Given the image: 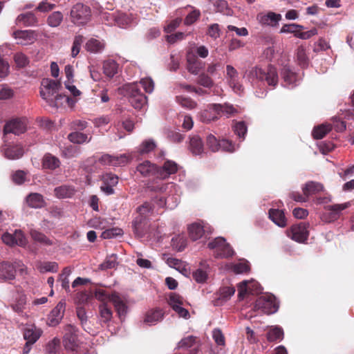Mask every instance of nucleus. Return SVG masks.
Returning <instances> with one entry per match:
<instances>
[{
    "instance_id": "obj_26",
    "label": "nucleus",
    "mask_w": 354,
    "mask_h": 354,
    "mask_svg": "<svg viewBox=\"0 0 354 354\" xmlns=\"http://www.w3.org/2000/svg\"><path fill=\"white\" fill-rule=\"evenodd\" d=\"M37 18L32 12L20 14L16 19L17 25L24 26H34L37 25Z\"/></svg>"
},
{
    "instance_id": "obj_51",
    "label": "nucleus",
    "mask_w": 354,
    "mask_h": 354,
    "mask_svg": "<svg viewBox=\"0 0 354 354\" xmlns=\"http://www.w3.org/2000/svg\"><path fill=\"white\" fill-rule=\"evenodd\" d=\"M156 146V143L153 140H146L140 145L138 151L140 154L148 153L153 151Z\"/></svg>"
},
{
    "instance_id": "obj_2",
    "label": "nucleus",
    "mask_w": 354,
    "mask_h": 354,
    "mask_svg": "<svg viewBox=\"0 0 354 354\" xmlns=\"http://www.w3.org/2000/svg\"><path fill=\"white\" fill-rule=\"evenodd\" d=\"M139 85L148 93H151L154 89V82L150 77L142 78L139 82H133L127 86L129 102L136 109H142L147 104V98L140 92Z\"/></svg>"
},
{
    "instance_id": "obj_39",
    "label": "nucleus",
    "mask_w": 354,
    "mask_h": 354,
    "mask_svg": "<svg viewBox=\"0 0 354 354\" xmlns=\"http://www.w3.org/2000/svg\"><path fill=\"white\" fill-rule=\"evenodd\" d=\"M118 71V64L114 60H106L103 63V71L106 76L113 77Z\"/></svg>"
},
{
    "instance_id": "obj_47",
    "label": "nucleus",
    "mask_w": 354,
    "mask_h": 354,
    "mask_svg": "<svg viewBox=\"0 0 354 354\" xmlns=\"http://www.w3.org/2000/svg\"><path fill=\"white\" fill-rule=\"evenodd\" d=\"M30 233L31 237L37 242L43 243L46 245H50L53 244V241L51 240H50L44 234L37 230H31Z\"/></svg>"
},
{
    "instance_id": "obj_55",
    "label": "nucleus",
    "mask_w": 354,
    "mask_h": 354,
    "mask_svg": "<svg viewBox=\"0 0 354 354\" xmlns=\"http://www.w3.org/2000/svg\"><path fill=\"white\" fill-rule=\"evenodd\" d=\"M239 148V145H235L231 141L223 139L219 141V150L221 149L227 152H233Z\"/></svg>"
},
{
    "instance_id": "obj_16",
    "label": "nucleus",
    "mask_w": 354,
    "mask_h": 354,
    "mask_svg": "<svg viewBox=\"0 0 354 354\" xmlns=\"http://www.w3.org/2000/svg\"><path fill=\"white\" fill-rule=\"evenodd\" d=\"M189 236L193 241H197L207 232L212 233L210 227H207L201 223H194L188 227Z\"/></svg>"
},
{
    "instance_id": "obj_13",
    "label": "nucleus",
    "mask_w": 354,
    "mask_h": 354,
    "mask_svg": "<svg viewBox=\"0 0 354 354\" xmlns=\"http://www.w3.org/2000/svg\"><path fill=\"white\" fill-rule=\"evenodd\" d=\"M261 288L259 283L254 280L243 281L238 286L239 297L243 299L245 294L252 295L261 292Z\"/></svg>"
},
{
    "instance_id": "obj_50",
    "label": "nucleus",
    "mask_w": 354,
    "mask_h": 354,
    "mask_svg": "<svg viewBox=\"0 0 354 354\" xmlns=\"http://www.w3.org/2000/svg\"><path fill=\"white\" fill-rule=\"evenodd\" d=\"M123 234L122 230L118 227H113L108 229L101 234V237L104 239H113L117 236H122Z\"/></svg>"
},
{
    "instance_id": "obj_41",
    "label": "nucleus",
    "mask_w": 354,
    "mask_h": 354,
    "mask_svg": "<svg viewBox=\"0 0 354 354\" xmlns=\"http://www.w3.org/2000/svg\"><path fill=\"white\" fill-rule=\"evenodd\" d=\"M187 68L189 73L197 75L203 68V63L195 57H188Z\"/></svg>"
},
{
    "instance_id": "obj_36",
    "label": "nucleus",
    "mask_w": 354,
    "mask_h": 354,
    "mask_svg": "<svg viewBox=\"0 0 354 354\" xmlns=\"http://www.w3.org/2000/svg\"><path fill=\"white\" fill-rule=\"evenodd\" d=\"M212 104L207 106V109L201 111L198 113V118L201 121L205 123H209L218 119V113L210 109L209 106Z\"/></svg>"
},
{
    "instance_id": "obj_56",
    "label": "nucleus",
    "mask_w": 354,
    "mask_h": 354,
    "mask_svg": "<svg viewBox=\"0 0 354 354\" xmlns=\"http://www.w3.org/2000/svg\"><path fill=\"white\" fill-rule=\"evenodd\" d=\"M198 84L208 88L212 87L214 84L213 80L207 74L205 73H202L198 76Z\"/></svg>"
},
{
    "instance_id": "obj_9",
    "label": "nucleus",
    "mask_w": 354,
    "mask_h": 354,
    "mask_svg": "<svg viewBox=\"0 0 354 354\" xmlns=\"http://www.w3.org/2000/svg\"><path fill=\"white\" fill-rule=\"evenodd\" d=\"M28 120L26 118H17L7 122L4 127V135L13 133L19 135L27 129Z\"/></svg>"
},
{
    "instance_id": "obj_29",
    "label": "nucleus",
    "mask_w": 354,
    "mask_h": 354,
    "mask_svg": "<svg viewBox=\"0 0 354 354\" xmlns=\"http://www.w3.org/2000/svg\"><path fill=\"white\" fill-rule=\"evenodd\" d=\"M269 218L278 226L283 227L286 225V219L282 210L270 209Z\"/></svg>"
},
{
    "instance_id": "obj_23",
    "label": "nucleus",
    "mask_w": 354,
    "mask_h": 354,
    "mask_svg": "<svg viewBox=\"0 0 354 354\" xmlns=\"http://www.w3.org/2000/svg\"><path fill=\"white\" fill-rule=\"evenodd\" d=\"M349 205V203H345L326 207V209L328 211V218H326V221L331 222L337 220L339 218L341 212L348 207Z\"/></svg>"
},
{
    "instance_id": "obj_14",
    "label": "nucleus",
    "mask_w": 354,
    "mask_h": 354,
    "mask_svg": "<svg viewBox=\"0 0 354 354\" xmlns=\"http://www.w3.org/2000/svg\"><path fill=\"white\" fill-rule=\"evenodd\" d=\"M13 37L18 44L26 46L35 42L37 35L34 30H17L13 32Z\"/></svg>"
},
{
    "instance_id": "obj_10",
    "label": "nucleus",
    "mask_w": 354,
    "mask_h": 354,
    "mask_svg": "<svg viewBox=\"0 0 354 354\" xmlns=\"http://www.w3.org/2000/svg\"><path fill=\"white\" fill-rule=\"evenodd\" d=\"M1 239L5 244L9 246L17 245L24 247L27 243L26 239L20 230H15L13 234L5 232L1 236Z\"/></svg>"
},
{
    "instance_id": "obj_46",
    "label": "nucleus",
    "mask_w": 354,
    "mask_h": 354,
    "mask_svg": "<svg viewBox=\"0 0 354 354\" xmlns=\"http://www.w3.org/2000/svg\"><path fill=\"white\" fill-rule=\"evenodd\" d=\"M100 321L104 323L109 322L112 318V311L108 307L107 304L103 303L99 307Z\"/></svg>"
},
{
    "instance_id": "obj_35",
    "label": "nucleus",
    "mask_w": 354,
    "mask_h": 354,
    "mask_svg": "<svg viewBox=\"0 0 354 354\" xmlns=\"http://www.w3.org/2000/svg\"><path fill=\"white\" fill-rule=\"evenodd\" d=\"M189 149L194 155H199L203 152V144L198 136H193L190 138Z\"/></svg>"
},
{
    "instance_id": "obj_48",
    "label": "nucleus",
    "mask_w": 354,
    "mask_h": 354,
    "mask_svg": "<svg viewBox=\"0 0 354 354\" xmlns=\"http://www.w3.org/2000/svg\"><path fill=\"white\" fill-rule=\"evenodd\" d=\"M234 131L237 136L242 140L245 139L248 128L245 123L243 121L236 122L233 126Z\"/></svg>"
},
{
    "instance_id": "obj_49",
    "label": "nucleus",
    "mask_w": 354,
    "mask_h": 354,
    "mask_svg": "<svg viewBox=\"0 0 354 354\" xmlns=\"http://www.w3.org/2000/svg\"><path fill=\"white\" fill-rule=\"evenodd\" d=\"M176 101L181 106L187 109H194L197 107V103L189 97L177 96Z\"/></svg>"
},
{
    "instance_id": "obj_42",
    "label": "nucleus",
    "mask_w": 354,
    "mask_h": 354,
    "mask_svg": "<svg viewBox=\"0 0 354 354\" xmlns=\"http://www.w3.org/2000/svg\"><path fill=\"white\" fill-rule=\"evenodd\" d=\"M63 21V15L59 11L52 12L47 18V24L49 26L55 28L59 26Z\"/></svg>"
},
{
    "instance_id": "obj_52",
    "label": "nucleus",
    "mask_w": 354,
    "mask_h": 354,
    "mask_svg": "<svg viewBox=\"0 0 354 354\" xmlns=\"http://www.w3.org/2000/svg\"><path fill=\"white\" fill-rule=\"evenodd\" d=\"M71 274V269L68 267L65 268L62 274L59 275V281L62 283V286L66 290H69V279L68 277Z\"/></svg>"
},
{
    "instance_id": "obj_33",
    "label": "nucleus",
    "mask_w": 354,
    "mask_h": 354,
    "mask_svg": "<svg viewBox=\"0 0 354 354\" xmlns=\"http://www.w3.org/2000/svg\"><path fill=\"white\" fill-rule=\"evenodd\" d=\"M68 138L71 142L80 145L89 142L92 137L79 131H75L69 133Z\"/></svg>"
},
{
    "instance_id": "obj_27",
    "label": "nucleus",
    "mask_w": 354,
    "mask_h": 354,
    "mask_svg": "<svg viewBox=\"0 0 354 354\" xmlns=\"http://www.w3.org/2000/svg\"><path fill=\"white\" fill-rule=\"evenodd\" d=\"M157 167L148 160H145L140 163L137 166V171L143 176H151L155 175L156 176Z\"/></svg>"
},
{
    "instance_id": "obj_31",
    "label": "nucleus",
    "mask_w": 354,
    "mask_h": 354,
    "mask_svg": "<svg viewBox=\"0 0 354 354\" xmlns=\"http://www.w3.org/2000/svg\"><path fill=\"white\" fill-rule=\"evenodd\" d=\"M104 43L102 40L96 38H91L86 43V49L93 53H101L104 48Z\"/></svg>"
},
{
    "instance_id": "obj_34",
    "label": "nucleus",
    "mask_w": 354,
    "mask_h": 354,
    "mask_svg": "<svg viewBox=\"0 0 354 354\" xmlns=\"http://www.w3.org/2000/svg\"><path fill=\"white\" fill-rule=\"evenodd\" d=\"M26 203L32 208H41L45 204L43 196L38 193L30 194L26 197Z\"/></svg>"
},
{
    "instance_id": "obj_15",
    "label": "nucleus",
    "mask_w": 354,
    "mask_h": 354,
    "mask_svg": "<svg viewBox=\"0 0 354 354\" xmlns=\"http://www.w3.org/2000/svg\"><path fill=\"white\" fill-rule=\"evenodd\" d=\"M65 311V303L59 301L52 310L48 317V324L50 326H57L62 319Z\"/></svg>"
},
{
    "instance_id": "obj_44",
    "label": "nucleus",
    "mask_w": 354,
    "mask_h": 354,
    "mask_svg": "<svg viewBox=\"0 0 354 354\" xmlns=\"http://www.w3.org/2000/svg\"><path fill=\"white\" fill-rule=\"evenodd\" d=\"M60 162L57 158L50 154H47L44 156L43 160V166L45 168L50 169H55L59 167Z\"/></svg>"
},
{
    "instance_id": "obj_43",
    "label": "nucleus",
    "mask_w": 354,
    "mask_h": 354,
    "mask_svg": "<svg viewBox=\"0 0 354 354\" xmlns=\"http://www.w3.org/2000/svg\"><path fill=\"white\" fill-rule=\"evenodd\" d=\"M37 268L41 272H56L58 270V265L55 262H38L37 264Z\"/></svg>"
},
{
    "instance_id": "obj_58",
    "label": "nucleus",
    "mask_w": 354,
    "mask_h": 354,
    "mask_svg": "<svg viewBox=\"0 0 354 354\" xmlns=\"http://www.w3.org/2000/svg\"><path fill=\"white\" fill-rule=\"evenodd\" d=\"M101 19L109 25H113L115 21L116 12H110L108 11L102 12L100 14Z\"/></svg>"
},
{
    "instance_id": "obj_62",
    "label": "nucleus",
    "mask_w": 354,
    "mask_h": 354,
    "mask_svg": "<svg viewBox=\"0 0 354 354\" xmlns=\"http://www.w3.org/2000/svg\"><path fill=\"white\" fill-rule=\"evenodd\" d=\"M207 145L212 151L219 150V141L217 140L216 137L212 134H209L207 136Z\"/></svg>"
},
{
    "instance_id": "obj_19",
    "label": "nucleus",
    "mask_w": 354,
    "mask_h": 354,
    "mask_svg": "<svg viewBox=\"0 0 354 354\" xmlns=\"http://www.w3.org/2000/svg\"><path fill=\"white\" fill-rule=\"evenodd\" d=\"M2 152L4 156L10 160L18 159L24 154V149L21 145H5L3 146Z\"/></svg>"
},
{
    "instance_id": "obj_25",
    "label": "nucleus",
    "mask_w": 354,
    "mask_h": 354,
    "mask_svg": "<svg viewBox=\"0 0 354 354\" xmlns=\"http://www.w3.org/2000/svg\"><path fill=\"white\" fill-rule=\"evenodd\" d=\"M209 270V266L207 261H202L200 267L193 272V278L197 283H204L207 279Z\"/></svg>"
},
{
    "instance_id": "obj_24",
    "label": "nucleus",
    "mask_w": 354,
    "mask_h": 354,
    "mask_svg": "<svg viewBox=\"0 0 354 354\" xmlns=\"http://www.w3.org/2000/svg\"><path fill=\"white\" fill-rule=\"evenodd\" d=\"M164 313L160 308L150 310L147 312L144 318V323L152 326L156 324L163 319Z\"/></svg>"
},
{
    "instance_id": "obj_4",
    "label": "nucleus",
    "mask_w": 354,
    "mask_h": 354,
    "mask_svg": "<svg viewBox=\"0 0 354 354\" xmlns=\"http://www.w3.org/2000/svg\"><path fill=\"white\" fill-rule=\"evenodd\" d=\"M248 75L250 77H255L260 81H266L269 86L272 87H275L279 80L277 69L272 66H268L264 69L255 66L250 71Z\"/></svg>"
},
{
    "instance_id": "obj_28",
    "label": "nucleus",
    "mask_w": 354,
    "mask_h": 354,
    "mask_svg": "<svg viewBox=\"0 0 354 354\" xmlns=\"http://www.w3.org/2000/svg\"><path fill=\"white\" fill-rule=\"evenodd\" d=\"M209 108L210 109H213V111L217 113L218 115L223 113V114H225L227 117H230L238 113V110L230 104H225L223 105L220 104H212Z\"/></svg>"
},
{
    "instance_id": "obj_40",
    "label": "nucleus",
    "mask_w": 354,
    "mask_h": 354,
    "mask_svg": "<svg viewBox=\"0 0 354 354\" xmlns=\"http://www.w3.org/2000/svg\"><path fill=\"white\" fill-rule=\"evenodd\" d=\"M331 125L328 124L318 125L313 129L312 132L313 136L315 139H322L331 130Z\"/></svg>"
},
{
    "instance_id": "obj_21",
    "label": "nucleus",
    "mask_w": 354,
    "mask_h": 354,
    "mask_svg": "<svg viewBox=\"0 0 354 354\" xmlns=\"http://www.w3.org/2000/svg\"><path fill=\"white\" fill-rule=\"evenodd\" d=\"M137 24L136 18L132 14L116 12V18L114 25L121 28H126Z\"/></svg>"
},
{
    "instance_id": "obj_20",
    "label": "nucleus",
    "mask_w": 354,
    "mask_h": 354,
    "mask_svg": "<svg viewBox=\"0 0 354 354\" xmlns=\"http://www.w3.org/2000/svg\"><path fill=\"white\" fill-rule=\"evenodd\" d=\"M64 345L67 350L76 351L79 346V341L75 330L73 327H69L68 331L64 337Z\"/></svg>"
},
{
    "instance_id": "obj_60",
    "label": "nucleus",
    "mask_w": 354,
    "mask_h": 354,
    "mask_svg": "<svg viewBox=\"0 0 354 354\" xmlns=\"http://www.w3.org/2000/svg\"><path fill=\"white\" fill-rule=\"evenodd\" d=\"M103 184L115 186L118 183V177L111 173H106L102 176Z\"/></svg>"
},
{
    "instance_id": "obj_11",
    "label": "nucleus",
    "mask_w": 354,
    "mask_h": 354,
    "mask_svg": "<svg viewBox=\"0 0 354 354\" xmlns=\"http://www.w3.org/2000/svg\"><path fill=\"white\" fill-rule=\"evenodd\" d=\"M287 235L297 242L304 243L308 237V226L305 223L292 225L287 232Z\"/></svg>"
},
{
    "instance_id": "obj_17",
    "label": "nucleus",
    "mask_w": 354,
    "mask_h": 354,
    "mask_svg": "<svg viewBox=\"0 0 354 354\" xmlns=\"http://www.w3.org/2000/svg\"><path fill=\"white\" fill-rule=\"evenodd\" d=\"M42 330L34 324L26 325L24 329V337L30 344H35L41 337Z\"/></svg>"
},
{
    "instance_id": "obj_59",
    "label": "nucleus",
    "mask_w": 354,
    "mask_h": 354,
    "mask_svg": "<svg viewBox=\"0 0 354 354\" xmlns=\"http://www.w3.org/2000/svg\"><path fill=\"white\" fill-rule=\"evenodd\" d=\"M212 338L218 346H225V339L222 331L219 328H215L212 331Z\"/></svg>"
},
{
    "instance_id": "obj_32",
    "label": "nucleus",
    "mask_w": 354,
    "mask_h": 354,
    "mask_svg": "<svg viewBox=\"0 0 354 354\" xmlns=\"http://www.w3.org/2000/svg\"><path fill=\"white\" fill-rule=\"evenodd\" d=\"M111 302L113 304L120 318L125 315L127 309V306L118 294H112V297H111Z\"/></svg>"
},
{
    "instance_id": "obj_57",
    "label": "nucleus",
    "mask_w": 354,
    "mask_h": 354,
    "mask_svg": "<svg viewBox=\"0 0 354 354\" xmlns=\"http://www.w3.org/2000/svg\"><path fill=\"white\" fill-rule=\"evenodd\" d=\"M296 57L300 65L305 66L307 64L308 57L306 53V48L303 46H300L297 48Z\"/></svg>"
},
{
    "instance_id": "obj_7",
    "label": "nucleus",
    "mask_w": 354,
    "mask_h": 354,
    "mask_svg": "<svg viewBox=\"0 0 354 354\" xmlns=\"http://www.w3.org/2000/svg\"><path fill=\"white\" fill-rule=\"evenodd\" d=\"M279 306L276 298L272 295H265L259 297L255 303V308L261 310L263 313L270 315L276 313Z\"/></svg>"
},
{
    "instance_id": "obj_1",
    "label": "nucleus",
    "mask_w": 354,
    "mask_h": 354,
    "mask_svg": "<svg viewBox=\"0 0 354 354\" xmlns=\"http://www.w3.org/2000/svg\"><path fill=\"white\" fill-rule=\"evenodd\" d=\"M60 87L59 82L48 78L43 79L41 82L40 96L53 108L62 106L64 102L69 105L73 104L74 102L68 96L58 93Z\"/></svg>"
},
{
    "instance_id": "obj_6",
    "label": "nucleus",
    "mask_w": 354,
    "mask_h": 354,
    "mask_svg": "<svg viewBox=\"0 0 354 354\" xmlns=\"http://www.w3.org/2000/svg\"><path fill=\"white\" fill-rule=\"evenodd\" d=\"M208 248L214 250L216 258H228L234 255V252L223 237H217L208 243Z\"/></svg>"
},
{
    "instance_id": "obj_8",
    "label": "nucleus",
    "mask_w": 354,
    "mask_h": 354,
    "mask_svg": "<svg viewBox=\"0 0 354 354\" xmlns=\"http://www.w3.org/2000/svg\"><path fill=\"white\" fill-rule=\"evenodd\" d=\"M225 79L229 86L236 93H241L243 91V85L240 82V78L237 70L232 65L226 66Z\"/></svg>"
},
{
    "instance_id": "obj_64",
    "label": "nucleus",
    "mask_w": 354,
    "mask_h": 354,
    "mask_svg": "<svg viewBox=\"0 0 354 354\" xmlns=\"http://www.w3.org/2000/svg\"><path fill=\"white\" fill-rule=\"evenodd\" d=\"M117 265V256L111 254L108 257L105 261L100 265L102 269H110L114 268Z\"/></svg>"
},
{
    "instance_id": "obj_54",
    "label": "nucleus",
    "mask_w": 354,
    "mask_h": 354,
    "mask_svg": "<svg viewBox=\"0 0 354 354\" xmlns=\"http://www.w3.org/2000/svg\"><path fill=\"white\" fill-rule=\"evenodd\" d=\"M84 41V37L82 35H76L74 38L73 46L71 48V55L73 57H76L80 53L81 46Z\"/></svg>"
},
{
    "instance_id": "obj_3",
    "label": "nucleus",
    "mask_w": 354,
    "mask_h": 354,
    "mask_svg": "<svg viewBox=\"0 0 354 354\" xmlns=\"http://www.w3.org/2000/svg\"><path fill=\"white\" fill-rule=\"evenodd\" d=\"M151 206L145 203L138 208V215L132 223L134 234L139 238L143 237L149 228V216L151 212Z\"/></svg>"
},
{
    "instance_id": "obj_37",
    "label": "nucleus",
    "mask_w": 354,
    "mask_h": 354,
    "mask_svg": "<svg viewBox=\"0 0 354 354\" xmlns=\"http://www.w3.org/2000/svg\"><path fill=\"white\" fill-rule=\"evenodd\" d=\"M286 86L294 87L297 85V79L296 74L292 72L289 68L284 67L281 72Z\"/></svg>"
},
{
    "instance_id": "obj_45",
    "label": "nucleus",
    "mask_w": 354,
    "mask_h": 354,
    "mask_svg": "<svg viewBox=\"0 0 354 354\" xmlns=\"http://www.w3.org/2000/svg\"><path fill=\"white\" fill-rule=\"evenodd\" d=\"M26 304V297L24 294H19L16 299V301L11 304V308L15 312L22 313Z\"/></svg>"
},
{
    "instance_id": "obj_12",
    "label": "nucleus",
    "mask_w": 354,
    "mask_h": 354,
    "mask_svg": "<svg viewBox=\"0 0 354 354\" xmlns=\"http://www.w3.org/2000/svg\"><path fill=\"white\" fill-rule=\"evenodd\" d=\"M24 266L21 261H15L14 263L3 261L0 263V279L7 281L15 278L16 268Z\"/></svg>"
},
{
    "instance_id": "obj_30",
    "label": "nucleus",
    "mask_w": 354,
    "mask_h": 354,
    "mask_svg": "<svg viewBox=\"0 0 354 354\" xmlns=\"http://www.w3.org/2000/svg\"><path fill=\"white\" fill-rule=\"evenodd\" d=\"M323 189L324 186L322 184L314 181L308 182L302 187L303 194L306 197H309L310 196L315 194L317 192H319Z\"/></svg>"
},
{
    "instance_id": "obj_61",
    "label": "nucleus",
    "mask_w": 354,
    "mask_h": 354,
    "mask_svg": "<svg viewBox=\"0 0 354 354\" xmlns=\"http://www.w3.org/2000/svg\"><path fill=\"white\" fill-rule=\"evenodd\" d=\"M55 3H51L48 2L47 0H44L41 1L37 7L36 8V10L41 12H46L48 11H50L53 10L55 8Z\"/></svg>"
},
{
    "instance_id": "obj_63",
    "label": "nucleus",
    "mask_w": 354,
    "mask_h": 354,
    "mask_svg": "<svg viewBox=\"0 0 354 354\" xmlns=\"http://www.w3.org/2000/svg\"><path fill=\"white\" fill-rule=\"evenodd\" d=\"M17 66L19 68H24L28 64V57L22 53H17L14 57Z\"/></svg>"
},
{
    "instance_id": "obj_18",
    "label": "nucleus",
    "mask_w": 354,
    "mask_h": 354,
    "mask_svg": "<svg viewBox=\"0 0 354 354\" xmlns=\"http://www.w3.org/2000/svg\"><path fill=\"white\" fill-rule=\"evenodd\" d=\"M178 170L177 164L171 160L166 161L162 167L157 169L156 178L165 179Z\"/></svg>"
},
{
    "instance_id": "obj_22",
    "label": "nucleus",
    "mask_w": 354,
    "mask_h": 354,
    "mask_svg": "<svg viewBox=\"0 0 354 354\" xmlns=\"http://www.w3.org/2000/svg\"><path fill=\"white\" fill-rule=\"evenodd\" d=\"M281 16L279 14H276L272 12H270L267 14L259 13L257 19L259 23L263 26H275L278 21L281 19Z\"/></svg>"
},
{
    "instance_id": "obj_38",
    "label": "nucleus",
    "mask_w": 354,
    "mask_h": 354,
    "mask_svg": "<svg viewBox=\"0 0 354 354\" xmlns=\"http://www.w3.org/2000/svg\"><path fill=\"white\" fill-rule=\"evenodd\" d=\"M55 194L57 198H70L75 194V189L72 186L62 185L57 187L54 190Z\"/></svg>"
},
{
    "instance_id": "obj_5",
    "label": "nucleus",
    "mask_w": 354,
    "mask_h": 354,
    "mask_svg": "<svg viewBox=\"0 0 354 354\" xmlns=\"http://www.w3.org/2000/svg\"><path fill=\"white\" fill-rule=\"evenodd\" d=\"M91 12L88 6L78 3L74 5L70 12L71 21L77 26H83L91 19Z\"/></svg>"
},
{
    "instance_id": "obj_53",
    "label": "nucleus",
    "mask_w": 354,
    "mask_h": 354,
    "mask_svg": "<svg viewBox=\"0 0 354 354\" xmlns=\"http://www.w3.org/2000/svg\"><path fill=\"white\" fill-rule=\"evenodd\" d=\"M283 330L278 327L271 328L267 333V338L270 342H274L283 338Z\"/></svg>"
}]
</instances>
